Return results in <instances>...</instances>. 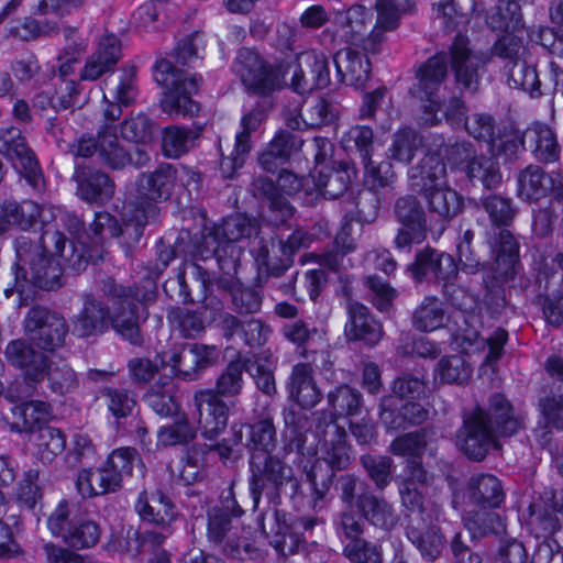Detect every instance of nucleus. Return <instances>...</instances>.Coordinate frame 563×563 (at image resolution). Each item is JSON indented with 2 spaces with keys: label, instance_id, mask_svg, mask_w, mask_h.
I'll use <instances>...</instances> for the list:
<instances>
[{
  "label": "nucleus",
  "instance_id": "f257e3e1",
  "mask_svg": "<svg viewBox=\"0 0 563 563\" xmlns=\"http://www.w3.org/2000/svg\"><path fill=\"white\" fill-rule=\"evenodd\" d=\"M113 101H109L107 93L103 100L108 103L103 110L104 124L96 136H81L70 146L76 157L89 158L97 156L99 163L113 170H121L128 166L141 168L150 161L144 148L126 150L119 141L115 128L112 125L122 114V107L132 104L137 97L135 69H123L117 78L104 82Z\"/></svg>",
  "mask_w": 563,
  "mask_h": 563
},
{
  "label": "nucleus",
  "instance_id": "f03ea898",
  "mask_svg": "<svg viewBox=\"0 0 563 563\" xmlns=\"http://www.w3.org/2000/svg\"><path fill=\"white\" fill-rule=\"evenodd\" d=\"M234 70L247 91L262 99L242 115L241 131L235 135L231 153L228 156L221 154L220 169L227 178L233 177L236 169L243 166L252 148V133L260 130L273 108L271 95L283 86L278 71L267 65L257 53L246 48L239 52Z\"/></svg>",
  "mask_w": 563,
  "mask_h": 563
},
{
  "label": "nucleus",
  "instance_id": "7ed1b4c3",
  "mask_svg": "<svg viewBox=\"0 0 563 563\" xmlns=\"http://www.w3.org/2000/svg\"><path fill=\"white\" fill-rule=\"evenodd\" d=\"M15 282L20 278L38 288L51 290L60 287L63 268L79 271L86 263L85 255L65 234L51 228L44 229L41 245L25 236L15 240Z\"/></svg>",
  "mask_w": 563,
  "mask_h": 563
},
{
  "label": "nucleus",
  "instance_id": "20e7f679",
  "mask_svg": "<svg viewBox=\"0 0 563 563\" xmlns=\"http://www.w3.org/2000/svg\"><path fill=\"white\" fill-rule=\"evenodd\" d=\"M523 427L522 415L504 395L494 394L487 408L477 407L464 418L456 443L468 459L479 462L490 450L500 449V438L511 437Z\"/></svg>",
  "mask_w": 563,
  "mask_h": 563
},
{
  "label": "nucleus",
  "instance_id": "39448f33",
  "mask_svg": "<svg viewBox=\"0 0 563 563\" xmlns=\"http://www.w3.org/2000/svg\"><path fill=\"white\" fill-rule=\"evenodd\" d=\"M402 506L407 510V538L423 560L435 561L445 547V539L435 525L442 517V505L437 500H421L416 492L406 488Z\"/></svg>",
  "mask_w": 563,
  "mask_h": 563
},
{
  "label": "nucleus",
  "instance_id": "423d86ee",
  "mask_svg": "<svg viewBox=\"0 0 563 563\" xmlns=\"http://www.w3.org/2000/svg\"><path fill=\"white\" fill-rule=\"evenodd\" d=\"M474 232L466 230L457 243V256L462 271L476 274L492 269L504 282L512 280L520 269L519 244L510 231L500 230L497 240L490 245L493 262H487L473 245Z\"/></svg>",
  "mask_w": 563,
  "mask_h": 563
},
{
  "label": "nucleus",
  "instance_id": "0eeeda50",
  "mask_svg": "<svg viewBox=\"0 0 563 563\" xmlns=\"http://www.w3.org/2000/svg\"><path fill=\"white\" fill-rule=\"evenodd\" d=\"M101 290L112 302L110 325L132 344H140V320L147 318L145 303L153 299L154 294L144 291L135 285H118L110 277L102 282Z\"/></svg>",
  "mask_w": 563,
  "mask_h": 563
},
{
  "label": "nucleus",
  "instance_id": "6e6552de",
  "mask_svg": "<svg viewBox=\"0 0 563 563\" xmlns=\"http://www.w3.org/2000/svg\"><path fill=\"white\" fill-rule=\"evenodd\" d=\"M154 79L164 88L162 110L172 117H192L199 112V104L192 100L201 84V76L179 69L167 58L155 63Z\"/></svg>",
  "mask_w": 563,
  "mask_h": 563
},
{
  "label": "nucleus",
  "instance_id": "1a4fd4ad",
  "mask_svg": "<svg viewBox=\"0 0 563 563\" xmlns=\"http://www.w3.org/2000/svg\"><path fill=\"white\" fill-rule=\"evenodd\" d=\"M176 179L177 169L170 164H161L155 170L139 175L133 201L135 240L141 238L150 219L156 217V202L169 198Z\"/></svg>",
  "mask_w": 563,
  "mask_h": 563
},
{
  "label": "nucleus",
  "instance_id": "9d476101",
  "mask_svg": "<svg viewBox=\"0 0 563 563\" xmlns=\"http://www.w3.org/2000/svg\"><path fill=\"white\" fill-rule=\"evenodd\" d=\"M532 272L534 282L526 287H531L537 296H547L543 313L549 323L560 325L563 322V253L533 254Z\"/></svg>",
  "mask_w": 563,
  "mask_h": 563
},
{
  "label": "nucleus",
  "instance_id": "9b49d317",
  "mask_svg": "<svg viewBox=\"0 0 563 563\" xmlns=\"http://www.w3.org/2000/svg\"><path fill=\"white\" fill-rule=\"evenodd\" d=\"M134 509L143 525L155 528L140 533L141 547L163 545L172 536L174 523L179 517L176 505L159 489L152 493L143 490L137 496Z\"/></svg>",
  "mask_w": 563,
  "mask_h": 563
},
{
  "label": "nucleus",
  "instance_id": "f8f14e48",
  "mask_svg": "<svg viewBox=\"0 0 563 563\" xmlns=\"http://www.w3.org/2000/svg\"><path fill=\"white\" fill-rule=\"evenodd\" d=\"M250 467V494L254 508L257 507L263 494L269 498L278 495L280 488L290 483L296 490L298 482L294 477L290 466L269 453H253Z\"/></svg>",
  "mask_w": 563,
  "mask_h": 563
},
{
  "label": "nucleus",
  "instance_id": "ddd939ff",
  "mask_svg": "<svg viewBox=\"0 0 563 563\" xmlns=\"http://www.w3.org/2000/svg\"><path fill=\"white\" fill-rule=\"evenodd\" d=\"M0 153L36 191L43 188V174L34 152L27 146L20 129L10 122H0Z\"/></svg>",
  "mask_w": 563,
  "mask_h": 563
},
{
  "label": "nucleus",
  "instance_id": "4468645a",
  "mask_svg": "<svg viewBox=\"0 0 563 563\" xmlns=\"http://www.w3.org/2000/svg\"><path fill=\"white\" fill-rule=\"evenodd\" d=\"M244 514L242 507L238 504L233 490L222 498L221 506L213 507L208 512V537L216 543L223 544V550L232 555L239 554L241 547L247 543L239 537V528L234 526V519Z\"/></svg>",
  "mask_w": 563,
  "mask_h": 563
},
{
  "label": "nucleus",
  "instance_id": "2eb2a0df",
  "mask_svg": "<svg viewBox=\"0 0 563 563\" xmlns=\"http://www.w3.org/2000/svg\"><path fill=\"white\" fill-rule=\"evenodd\" d=\"M218 357L219 351L214 345L175 344L162 352V364L169 366L175 375L191 380L213 365Z\"/></svg>",
  "mask_w": 563,
  "mask_h": 563
},
{
  "label": "nucleus",
  "instance_id": "dca6fc26",
  "mask_svg": "<svg viewBox=\"0 0 563 563\" xmlns=\"http://www.w3.org/2000/svg\"><path fill=\"white\" fill-rule=\"evenodd\" d=\"M24 329L40 349L54 351L63 345L67 334L66 320L43 307H33L24 319Z\"/></svg>",
  "mask_w": 563,
  "mask_h": 563
},
{
  "label": "nucleus",
  "instance_id": "f3484780",
  "mask_svg": "<svg viewBox=\"0 0 563 563\" xmlns=\"http://www.w3.org/2000/svg\"><path fill=\"white\" fill-rule=\"evenodd\" d=\"M374 8L376 22L363 40V48L372 54L379 52L380 45L386 40V33L397 30L402 16L416 11V4L411 0H376Z\"/></svg>",
  "mask_w": 563,
  "mask_h": 563
},
{
  "label": "nucleus",
  "instance_id": "a211bd4d",
  "mask_svg": "<svg viewBox=\"0 0 563 563\" xmlns=\"http://www.w3.org/2000/svg\"><path fill=\"white\" fill-rule=\"evenodd\" d=\"M451 67L457 86L468 92L478 89L486 58L468 47V40L456 35L450 47Z\"/></svg>",
  "mask_w": 563,
  "mask_h": 563
},
{
  "label": "nucleus",
  "instance_id": "6ab92c4d",
  "mask_svg": "<svg viewBox=\"0 0 563 563\" xmlns=\"http://www.w3.org/2000/svg\"><path fill=\"white\" fill-rule=\"evenodd\" d=\"M408 269L415 280L442 282L444 288L452 284L459 274L452 255L431 247L419 251Z\"/></svg>",
  "mask_w": 563,
  "mask_h": 563
},
{
  "label": "nucleus",
  "instance_id": "aec40b11",
  "mask_svg": "<svg viewBox=\"0 0 563 563\" xmlns=\"http://www.w3.org/2000/svg\"><path fill=\"white\" fill-rule=\"evenodd\" d=\"M194 407L197 421L208 439L216 438L228 423V406L212 389L195 393Z\"/></svg>",
  "mask_w": 563,
  "mask_h": 563
},
{
  "label": "nucleus",
  "instance_id": "412c9836",
  "mask_svg": "<svg viewBox=\"0 0 563 563\" xmlns=\"http://www.w3.org/2000/svg\"><path fill=\"white\" fill-rule=\"evenodd\" d=\"M260 269L272 276H282L294 261L290 251L284 246V239L277 236H256L247 244Z\"/></svg>",
  "mask_w": 563,
  "mask_h": 563
},
{
  "label": "nucleus",
  "instance_id": "4be33fe9",
  "mask_svg": "<svg viewBox=\"0 0 563 563\" xmlns=\"http://www.w3.org/2000/svg\"><path fill=\"white\" fill-rule=\"evenodd\" d=\"M448 76V54L438 53L423 63L417 70L416 77L418 84L413 92L421 99L429 102V107L434 110L440 108V98L438 91Z\"/></svg>",
  "mask_w": 563,
  "mask_h": 563
},
{
  "label": "nucleus",
  "instance_id": "5701e85b",
  "mask_svg": "<svg viewBox=\"0 0 563 563\" xmlns=\"http://www.w3.org/2000/svg\"><path fill=\"white\" fill-rule=\"evenodd\" d=\"M4 357L10 365L23 369L27 384L43 382L47 356L36 352L25 340L10 341L4 350Z\"/></svg>",
  "mask_w": 563,
  "mask_h": 563
},
{
  "label": "nucleus",
  "instance_id": "b1692460",
  "mask_svg": "<svg viewBox=\"0 0 563 563\" xmlns=\"http://www.w3.org/2000/svg\"><path fill=\"white\" fill-rule=\"evenodd\" d=\"M110 325V309L91 294L82 296V309L73 320V333L78 338L102 334Z\"/></svg>",
  "mask_w": 563,
  "mask_h": 563
},
{
  "label": "nucleus",
  "instance_id": "393cba45",
  "mask_svg": "<svg viewBox=\"0 0 563 563\" xmlns=\"http://www.w3.org/2000/svg\"><path fill=\"white\" fill-rule=\"evenodd\" d=\"M349 320L344 332L349 340L363 341L368 345L377 344L383 336L382 324L375 320L367 307L349 299L346 302Z\"/></svg>",
  "mask_w": 563,
  "mask_h": 563
},
{
  "label": "nucleus",
  "instance_id": "a878e982",
  "mask_svg": "<svg viewBox=\"0 0 563 563\" xmlns=\"http://www.w3.org/2000/svg\"><path fill=\"white\" fill-rule=\"evenodd\" d=\"M397 399L394 396H385L379 404V416L388 431H398L413 424L423 423L429 411L422 405L409 401L397 411Z\"/></svg>",
  "mask_w": 563,
  "mask_h": 563
},
{
  "label": "nucleus",
  "instance_id": "bb28decb",
  "mask_svg": "<svg viewBox=\"0 0 563 563\" xmlns=\"http://www.w3.org/2000/svg\"><path fill=\"white\" fill-rule=\"evenodd\" d=\"M289 399L303 409H311L322 399V394L313 377V368L309 363L294 365L287 382Z\"/></svg>",
  "mask_w": 563,
  "mask_h": 563
},
{
  "label": "nucleus",
  "instance_id": "cd10ccee",
  "mask_svg": "<svg viewBox=\"0 0 563 563\" xmlns=\"http://www.w3.org/2000/svg\"><path fill=\"white\" fill-rule=\"evenodd\" d=\"M355 507L366 522L387 532L391 531L399 521L394 506L384 497L369 490L357 495Z\"/></svg>",
  "mask_w": 563,
  "mask_h": 563
},
{
  "label": "nucleus",
  "instance_id": "c85d7f7f",
  "mask_svg": "<svg viewBox=\"0 0 563 563\" xmlns=\"http://www.w3.org/2000/svg\"><path fill=\"white\" fill-rule=\"evenodd\" d=\"M121 46L114 35L103 36L97 49L86 59L80 70V80L95 81L104 74L112 71L120 59Z\"/></svg>",
  "mask_w": 563,
  "mask_h": 563
},
{
  "label": "nucleus",
  "instance_id": "c756f323",
  "mask_svg": "<svg viewBox=\"0 0 563 563\" xmlns=\"http://www.w3.org/2000/svg\"><path fill=\"white\" fill-rule=\"evenodd\" d=\"M411 187L419 194L449 184L446 165L439 153H428L409 169Z\"/></svg>",
  "mask_w": 563,
  "mask_h": 563
},
{
  "label": "nucleus",
  "instance_id": "7c9ffc66",
  "mask_svg": "<svg viewBox=\"0 0 563 563\" xmlns=\"http://www.w3.org/2000/svg\"><path fill=\"white\" fill-rule=\"evenodd\" d=\"M244 251L243 245L222 244L213 230L203 234L201 242L196 246L194 257L196 261L207 262L214 260L223 272L235 268Z\"/></svg>",
  "mask_w": 563,
  "mask_h": 563
},
{
  "label": "nucleus",
  "instance_id": "2f4dec72",
  "mask_svg": "<svg viewBox=\"0 0 563 563\" xmlns=\"http://www.w3.org/2000/svg\"><path fill=\"white\" fill-rule=\"evenodd\" d=\"M420 196L428 211L435 214L442 223H449L464 209L463 196L450 184L422 192Z\"/></svg>",
  "mask_w": 563,
  "mask_h": 563
},
{
  "label": "nucleus",
  "instance_id": "473e14b6",
  "mask_svg": "<svg viewBox=\"0 0 563 563\" xmlns=\"http://www.w3.org/2000/svg\"><path fill=\"white\" fill-rule=\"evenodd\" d=\"M356 176V169L349 162H338L333 166H324L314 178L317 190L325 198L334 199L343 195Z\"/></svg>",
  "mask_w": 563,
  "mask_h": 563
},
{
  "label": "nucleus",
  "instance_id": "72a5a7b5",
  "mask_svg": "<svg viewBox=\"0 0 563 563\" xmlns=\"http://www.w3.org/2000/svg\"><path fill=\"white\" fill-rule=\"evenodd\" d=\"M77 195L87 202L104 203L114 194L115 185L108 174L98 169L77 170Z\"/></svg>",
  "mask_w": 563,
  "mask_h": 563
},
{
  "label": "nucleus",
  "instance_id": "f704fd0d",
  "mask_svg": "<svg viewBox=\"0 0 563 563\" xmlns=\"http://www.w3.org/2000/svg\"><path fill=\"white\" fill-rule=\"evenodd\" d=\"M338 75L343 81L356 88L363 87L371 75L369 59L358 51L345 47L333 57Z\"/></svg>",
  "mask_w": 563,
  "mask_h": 563
},
{
  "label": "nucleus",
  "instance_id": "c9c22d12",
  "mask_svg": "<svg viewBox=\"0 0 563 563\" xmlns=\"http://www.w3.org/2000/svg\"><path fill=\"white\" fill-rule=\"evenodd\" d=\"M554 187V179L538 165H528L517 176V195L527 202L545 198Z\"/></svg>",
  "mask_w": 563,
  "mask_h": 563
},
{
  "label": "nucleus",
  "instance_id": "e433bc0d",
  "mask_svg": "<svg viewBox=\"0 0 563 563\" xmlns=\"http://www.w3.org/2000/svg\"><path fill=\"white\" fill-rule=\"evenodd\" d=\"M212 230L225 247L229 244L245 247L249 246V243L251 244L252 236H260L257 221L241 213L227 217L220 225Z\"/></svg>",
  "mask_w": 563,
  "mask_h": 563
},
{
  "label": "nucleus",
  "instance_id": "4c0bfd02",
  "mask_svg": "<svg viewBox=\"0 0 563 563\" xmlns=\"http://www.w3.org/2000/svg\"><path fill=\"white\" fill-rule=\"evenodd\" d=\"M321 457L333 472L346 468L351 462V450L346 443V432L336 423H327Z\"/></svg>",
  "mask_w": 563,
  "mask_h": 563
},
{
  "label": "nucleus",
  "instance_id": "58836bf2",
  "mask_svg": "<svg viewBox=\"0 0 563 563\" xmlns=\"http://www.w3.org/2000/svg\"><path fill=\"white\" fill-rule=\"evenodd\" d=\"M51 406L41 400L25 401L11 409L10 426L16 432L35 433L47 421Z\"/></svg>",
  "mask_w": 563,
  "mask_h": 563
},
{
  "label": "nucleus",
  "instance_id": "ea45409f",
  "mask_svg": "<svg viewBox=\"0 0 563 563\" xmlns=\"http://www.w3.org/2000/svg\"><path fill=\"white\" fill-rule=\"evenodd\" d=\"M327 401L331 410L328 423H335L334 419L336 417L360 415L363 406L362 394L357 389L345 384L330 390L327 395ZM314 415L319 417V420L323 418L325 421L328 418V415L323 411L316 412Z\"/></svg>",
  "mask_w": 563,
  "mask_h": 563
},
{
  "label": "nucleus",
  "instance_id": "a19ab883",
  "mask_svg": "<svg viewBox=\"0 0 563 563\" xmlns=\"http://www.w3.org/2000/svg\"><path fill=\"white\" fill-rule=\"evenodd\" d=\"M3 214L9 217L12 225L22 230H27L40 221L45 229L48 227V218H56L55 209L51 207H41L32 200H25L22 203L5 202L3 205Z\"/></svg>",
  "mask_w": 563,
  "mask_h": 563
},
{
  "label": "nucleus",
  "instance_id": "79ce46f5",
  "mask_svg": "<svg viewBox=\"0 0 563 563\" xmlns=\"http://www.w3.org/2000/svg\"><path fill=\"white\" fill-rule=\"evenodd\" d=\"M76 488L84 498L104 495L120 488L119 477L111 473L106 464L96 471L82 468L78 473Z\"/></svg>",
  "mask_w": 563,
  "mask_h": 563
},
{
  "label": "nucleus",
  "instance_id": "37998d69",
  "mask_svg": "<svg viewBox=\"0 0 563 563\" xmlns=\"http://www.w3.org/2000/svg\"><path fill=\"white\" fill-rule=\"evenodd\" d=\"M299 117L300 120L289 119L287 125L292 130H299L302 122L307 128H321L335 119L336 109L324 98L311 97L303 101Z\"/></svg>",
  "mask_w": 563,
  "mask_h": 563
},
{
  "label": "nucleus",
  "instance_id": "c03bdc74",
  "mask_svg": "<svg viewBox=\"0 0 563 563\" xmlns=\"http://www.w3.org/2000/svg\"><path fill=\"white\" fill-rule=\"evenodd\" d=\"M467 493L474 504L483 507H499L505 498L500 481L492 474L471 476L467 482Z\"/></svg>",
  "mask_w": 563,
  "mask_h": 563
},
{
  "label": "nucleus",
  "instance_id": "a18cd8bd",
  "mask_svg": "<svg viewBox=\"0 0 563 563\" xmlns=\"http://www.w3.org/2000/svg\"><path fill=\"white\" fill-rule=\"evenodd\" d=\"M526 142L534 157L543 163L559 159L561 147L554 132L542 123H533L526 130Z\"/></svg>",
  "mask_w": 563,
  "mask_h": 563
},
{
  "label": "nucleus",
  "instance_id": "49530a36",
  "mask_svg": "<svg viewBox=\"0 0 563 563\" xmlns=\"http://www.w3.org/2000/svg\"><path fill=\"white\" fill-rule=\"evenodd\" d=\"M44 378L47 379L49 390L57 396L71 394L79 386L76 372L64 360H51L46 357Z\"/></svg>",
  "mask_w": 563,
  "mask_h": 563
},
{
  "label": "nucleus",
  "instance_id": "de8ad7c7",
  "mask_svg": "<svg viewBox=\"0 0 563 563\" xmlns=\"http://www.w3.org/2000/svg\"><path fill=\"white\" fill-rule=\"evenodd\" d=\"M199 131L180 125L166 126L162 132V151L168 158H179L196 146Z\"/></svg>",
  "mask_w": 563,
  "mask_h": 563
},
{
  "label": "nucleus",
  "instance_id": "09e8293b",
  "mask_svg": "<svg viewBox=\"0 0 563 563\" xmlns=\"http://www.w3.org/2000/svg\"><path fill=\"white\" fill-rule=\"evenodd\" d=\"M33 454L44 464L52 463L66 446V437L57 428H40L31 438Z\"/></svg>",
  "mask_w": 563,
  "mask_h": 563
},
{
  "label": "nucleus",
  "instance_id": "8fccbe9b",
  "mask_svg": "<svg viewBox=\"0 0 563 563\" xmlns=\"http://www.w3.org/2000/svg\"><path fill=\"white\" fill-rule=\"evenodd\" d=\"M445 303L435 296H427L412 314L413 327L421 332H432L444 327Z\"/></svg>",
  "mask_w": 563,
  "mask_h": 563
},
{
  "label": "nucleus",
  "instance_id": "3c124183",
  "mask_svg": "<svg viewBox=\"0 0 563 563\" xmlns=\"http://www.w3.org/2000/svg\"><path fill=\"white\" fill-rule=\"evenodd\" d=\"M563 522V490L553 492L544 509L532 514V525L538 533L548 536L561 529Z\"/></svg>",
  "mask_w": 563,
  "mask_h": 563
},
{
  "label": "nucleus",
  "instance_id": "603ef678",
  "mask_svg": "<svg viewBox=\"0 0 563 563\" xmlns=\"http://www.w3.org/2000/svg\"><path fill=\"white\" fill-rule=\"evenodd\" d=\"M486 23L493 31L510 32L520 26V5L515 0H498L486 15Z\"/></svg>",
  "mask_w": 563,
  "mask_h": 563
},
{
  "label": "nucleus",
  "instance_id": "864d4df0",
  "mask_svg": "<svg viewBox=\"0 0 563 563\" xmlns=\"http://www.w3.org/2000/svg\"><path fill=\"white\" fill-rule=\"evenodd\" d=\"M175 384L169 378L159 379L145 395V402L159 416L168 417L177 412Z\"/></svg>",
  "mask_w": 563,
  "mask_h": 563
},
{
  "label": "nucleus",
  "instance_id": "5fc2aeb1",
  "mask_svg": "<svg viewBox=\"0 0 563 563\" xmlns=\"http://www.w3.org/2000/svg\"><path fill=\"white\" fill-rule=\"evenodd\" d=\"M167 320L173 331L185 339H195L205 331V318L201 312L174 307L168 310Z\"/></svg>",
  "mask_w": 563,
  "mask_h": 563
},
{
  "label": "nucleus",
  "instance_id": "6e6d98bb",
  "mask_svg": "<svg viewBox=\"0 0 563 563\" xmlns=\"http://www.w3.org/2000/svg\"><path fill=\"white\" fill-rule=\"evenodd\" d=\"M464 173L471 181H479L486 189L497 188L501 183V173L497 161L485 155H476Z\"/></svg>",
  "mask_w": 563,
  "mask_h": 563
},
{
  "label": "nucleus",
  "instance_id": "4d7b16f0",
  "mask_svg": "<svg viewBox=\"0 0 563 563\" xmlns=\"http://www.w3.org/2000/svg\"><path fill=\"white\" fill-rule=\"evenodd\" d=\"M464 521L473 539H482L489 534L501 536L506 531L503 518L492 511H476L467 516Z\"/></svg>",
  "mask_w": 563,
  "mask_h": 563
},
{
  "label": "nucleus",
  "instance_id": "13d9d810",
  "mask_svg": "<svg viewBox=\"0 0 563 563\" xmlns=\"http://www.w3.org/2000/svg\"><path fill=\"white\" fill-rule=\"evenodd\" d=\"M250 441L253 444L254 453H269L276 446V428L273 422V416L266 408L260 420L247 424Z\"/></svg>",
  "mask_w": 563,
  "mask_h": 563
},
{
  "label": "nucleus",
  "instance_id": "bf43d9fd",
  "mask_svg": "<svg viewBox=\"0 0 563 563\" xmlns=\"http://www.w3.org/2000/svg\"><path fill=\"white\" fill-rule=\"evenodd\" d=\"M134 225H135V214L134 212L131 214L129 219H126L123 225L119 224L118 220L110 214L109 212H97L95 214L93 221L90 223L89 228L93 236L106 240L107 238H115L121 234H134Z\"/></svg>",
  "mask_w": 563,
  "mask_h": 563
},
{
  "label": "nucleus",
  "instance_id": "052dcab7",
  "mask_svg": "<svg viewBox=\"0 0 563 563\" xmlns=\"http://www.w3.org/2000/svg\"><path fill=\"white\" fill-rule=\"evenodd\" d=\"M472 375V368L464 355L454 354L442 357L434 369V377L445 384L465 383Z\"/></svg>",
  "mask_w": 563,
  "mask_h": 563
},
{
  "label": "nucleus",
  "instance_id": "680f3d73",
  "mask_svg": "<svg viewBox=\"0 0 563 563\" xmlns=\"http://www.w3.org/2000/svg\"><path fill=\"white\" fill-rule=\"evenodd\" d=\"M100 536V527L95 520L79 517L63 541L75 549H89L99 542Z\"/></svg>",
  "mask_w": 563,
  "mask_h": 563
},
{
  "label": "nucleus",
  "instance_id": "e2e57ef3",
  "mask_svg": "<svg viewBox=\"0 0 563 563\" xmlns=\"http://www.w3.org/2000/svg\"><path fill=\"white\" fill-rule=\"evenodd\" d=\"M342 146L347 152L360 155L362 163L372 159L374 153V133L366 125L352 126L341 139Z\"/></svg>",
  "mask_w": 563,
  "mask_h": 563
},
{
  "label": "nucleus",
  "instance_id": "0e129e2a",
  "mask_svg": "<svg viewBox=\"0 0 563 563\" xmlns=\"http://www.w3.org/2000/svg\"><path fill=\"white\" fill-rule=\"evenodd\" d=\"M271 545L280 556L287 558L305 549L306 541L301 533L290 525L277 523V530L272 536Z\"/></svg>",
  "mask_w": 563,
  "mask_h": 563
},
{
  "label": "nucleus",
  "instance_id": "69168bd1",
  "mask_svg": "<svg viewBox=\"0 0 563 563\" xmlns=\"http://www.w3.org/2000/svg\"><path fill=\"white\" fill-rule=\"evenodd\" d=\"M104 464L111 473L119 477L120 487L123 477L132 475L135 466L140 468L144 466L137 451L130 446L112 451Z\"/></svg>",
  "mask_w": 563,
  "mask_h": 563
},
{
  "label": "nucleus",
  "instance_id": "338daca9",
  "mask_svg": "<svg viewBox=\"0 0 563 563\" xmlns=\"http://www.w3.org/2000/svg\"><path fill=\"white\" fill-rule=\"evenodd\" d=\"M420 146L417 133L411 129H402L394 134L388 148V157L402 164H409Z\"/></svg>",
  "mask_w": 563,
  "mask_h": 563
},
{
  "label": "nucleus",
  "instance_id": "774afa93",
  "mask_svg": "<svg viewBox=\"0 0 563 563\" xmlns=\"http://www.w3.org/2000/svg\"><path fill=\"white\" fill-rule=\"evenodd\" d=\"M508 77L515 87L529 92L532 97L541 96V82L536 67L527 65L523 60H516L508 68Z\"/></svg>",
  "mask_w": 563,
  "mask_h": 563
}]
</instances>
